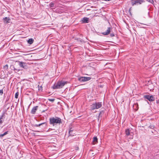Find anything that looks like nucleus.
<instances>
[{
  "label": "nucleus",
  "instance_id": "1",
  "mask_svg": "<svg viewBox=\"0 0 159 159\" xmlns=\"http://www.w3.org/2000/svg\"><path fill=\"white\" fill-rule=\"evenodd\" d=\"M68 83L67 81L61 80L58 81L57 84L54 85L53 87L54 89H59L62 88L65 85Z\"/></svg>",
  "mask_w": 159,
  "mask_h": 159
},
{
  "label": "nucleus",
  "instance_id": "2",
  "mask_svg": "<svg viewBox=\"0 0 159 159\" xmlns=\"http://www.w3.org/2000/svg\"><path fill=\"white\" fill-rule=\"evenodd\" d=\"M49 122L50 124L53 126L55 124H60L62 123L61 119L57 117L50 118L49 119Z\"/></svg>",
  "mask_w": 159,
  "mask_h": 159
},
{
  "label": "nucleus",
  "instance_id": "3",
  "mask_svg": "<svg viewBox=\"0 0 159 159\" xmlns=\"http://www.w3.org/2000/svg\"><path fill=\"white\" fill-rule=\"evenodd\" d=\"M102 105V102H96L92 104L90 106V108L92 110L98 109L101 107Z\"/></svg>",
  "mask_w": 159,
  "mask_h": 159
},
{
  "label": "nucleus",
  "instance_id": "4",
  "mask_svg": "<svg viewBox=\"0 0 159 159\" xmlns=\"http://www.w3.org/2000/svg\"><path fill=\"white\" fill-rule=\"evenodd\" d=\"M144 2H145V0H132L131 1L133 6L135 5L141 4Z\"/></svg>",
  "mask_w": 159,
  "mask_h": 159
},
{
  "label": "nucleus",
  "instance_id": "5",
  "mask_svg": "<svg viewBox=\"0 0 159 159\" xmlns=\"http://www.w3.org/2000/svg\"><path fill=\"white\" fill-rule=\"evenodd\" d=\"M144 98L150 102L154 101L155 100V98L152 95H146L144 96Z\"/></svg>",
  "mask_w": 159,
  "mask_h": 159
},
{
  "label": "nucleus",
  "instance_id": "6",
  "mask_svg": "<svg viewBox=\"0 0 159 159\" xmlns=\"http://www.w3.org/2000/svg\"><path fill=\"white\" fill-rule=\"evenodd\" d=\"M90 79L91 78L89 77H82L78 78V80L80 82H86Z\"/></svg>",
  "mask_w": 159,
  "mask_h": 159
},
{
  "label": "nucleus",
  "instance_id": "7",
  "mask_svg": "<svg viewBox=\"0 0 159 159\" xmlns=\"http://www.w3.org/2000/svg\"><path fill=\"white\" fill-rule=\"evenodd\" d=\"M112 30V28L111 27H108L107 30L102 33V34L104 35H107L110 33L111 31V30Z\"/></svg>",
  "mask_w": 159,
  "mask_h": 159
},
{
  "label": "nucleus",
  "instance_id": "8",
  "mask_svg": "<svg viewBox=\"0 0 159 159\" xmlns=\"http://www.w3.org/2000/svg\"><path fill=\"white\" fill-rule=\"evenodd\" d=\"M19 66L24 69L26 68V63L23 61H19L18 62Z\"/></svg>",
  "mask_w": 159,
  "mask_h": 159
},
{
  "label": "nucleus",
  "instance_id": "9",
  "mask_svg": "<svg viewBox=\"0 0 159 159\" xmlns=\"http://www.w3.org/2000/svg\"><path fill=\"white\" fill-rule=\"evenodd\" d=\"M38 106H36L34 107L31 111V113L33 114H35L36 112L38 110Z\"/></svg>",
  "mask_w": 159,
  "mask_h": 159
},
{
  "label": "nucleus",
  "instance_id": "10",
  "mask_svg": "<svg viewBox=\"0 0 159 159\" xmlns=\"http://www.w3.org/2000/svg\"><path fill=\"white\" fill-rule=\"evenodd\" d=\"M3 20L4 23L7 24L10 22L11 19L9 17H5L3 18Z\"/></svg>",
  "mask_w": 159,
  "mask_h": 159
},
{
  "label": "nucleus",
  "instance_id": "11",
  "mask_svg": "<svg viewBox=\"0 0 159 159\" xmlns=\"http://www.w3.org/2000/svg\"><path fill=\"white\" fill-rule=\"evenodd\" d=\"M89 18L87 17H84L83 18L82 21L84 23H87L89 22Z\"/></svg>",
  "mask_w": 159,
  "mask_h": 159
},
{
  "label": "nucleus",
  "instance_id": "12",
  "mask_svg": "<svg viewBox=\"0 0 159 159\" xmlns=\"http://www.w3.org/2000/svg\"><path fill=\"white\" fill-rule=\"evenodd\" d=\"M34 41V39L32 38H31L29 39V40H28V43L31 44L33 43Z\"/></svg>",
  "mask_w": 159,
  "mask_h": 159
},
{
  "label": "nucleus",
  "instance_id": "13",
  "mask_svg": "<svg viewBox=\"0 0 159 159\" xmlns=\"http://www.w3.org/2000/svg\"><path fill=\"white\" fill-rule=\"evenodd\" d=\"M93 142L94 144L98 142V139L96 137H93Z\"/></svg>",
  "mask_w": 159,
  "mask_h": 159
},
{
  "label": "nucleus",
  "instance_id": "14",
  "mask_svg": "<svg viewBox=\"0 0 159 159\" xmlns=\"http://www.w3.org/2000/svg\"><path fill=\"white\" fill-rule=\"evenodd\" d=\"M126 134L128 136L130 134V131L129 129H127L125 131Z\"/></svg>",
  "mask_w": 159,
  "mask_h": 159
},
{
  "label": "nucleus",
  "instance_id": "15",
  "mask_svg": "<svg viewBox=\"0 0 159 159\" xmlns=\"http://www.w3.org/2000/svg\"><path fill=\"white\" fill-rule=\"evenodd\" d=\"M8 131H6V132H5L3 134H0V137H2L4 136V135L7 134H8Z\"/></svg>",
  "mask_w": 159,
  "mask_h": 159
},
{
  "label": "nucleus",
  "instance_id": "16",
  "mask_svg": "<svg viewBox=\"0 0 159 159\" xmlns=\"http://www.w3.org/2000/svg\"><path fill=\"white\" fill-rule=\"evenodd\" d=\"M45 123H42L40 124L39 125H37V124L35 125H34V126L35 127H39V126H40L41 125H42L44 124Z\"/></svg>",
  "mask_w": 159,
  "mask_h": 159
},
{
  "label": "nucleus",
  "instance_id": "17",
  "mask_svg": "<svg viewBox=\"0 0 159 159\" xmlns=\"http://www.w3.org/2000/svg\"><path fill=\"white\" fill-rule=\"evenodd\" d=\"M18 95H19V93L18 92L16 93L15 94V98H18Z\"/></svg>",
  "mask_w": 159,
  "mask_h": 159
},
{
  "label": "nucleus",
  "instance_id": "18",
  "mask_svg": "<svg viewBox=\"0 0 159 159\" xmlns=\"http://www.w3.org/2000/svg\"><path fill=\"white\" fill-rule=\"evenodd\" d=\"M2 116L0 117V125L2 124L3 122V121L2 120Z\"/></svg>",
  "mask_w": 159,
  "mask_h": 159
},
{
  "label": "nucleus",
  "instance_id": "19",
  "mask_svg": "<svg viewBox=\"0 0 159 159\" xmlns=\"http://www.w3.org/2000/svg\"><path fill=\"white\" fill-rule=\"evenodd\" d=\"M3 68L4 69L7 70L8 69V66L7 65H6L5 66H4L3 67Z\"/></svg>",
  "mask_w": 159,
  "mask_h": 159
},
{
  "label": "nucleus",
  "instance_id": "20",
  "mask_svg": "<svg viewBox=\"0 0 159 159\" xmlns=\"http://www.w3.org/2000/svg\"><path fill=\"white\" fill-rule=\"evenodd\" d=\"M50 6L51 7H54V4L53 3H51L50 4Z\"/></svg>",
  "mask_w": 159,
  "mask_h": 159
},
{
  "label": "nucleus",
  "instance_id": "21",
  "mask_svg": "<svg viewBox=\"0 0 159 159\" xmlns=\"http://www.w3.org/2000/svg\"><path fill=\"white\" fill-rule=\"evenodd\" d=\"M38 88H39V90H42V86H39V85L38 86Z\"/></svg>",
  "mask_w": 159,
  "mask_h": 159
},
{
  "label": "nucleus",
  "instance_id": "22",
  "mask_svg": "<svg viewBox=\"0 0 159 159\" xmlns=\"http://www.w3.org/2000/svg\"><path fill=\"white\" fill-rule=\"evenodd\" d=\"M72 130H70L69 131V134L70 135H71V136H72Z\"/></svg>",
  "mask_w": 159,
  "mask_h": 159
},
{
  "label": "nucleus",
  "instance_id": "23",
  "mask_svg": "<svg viewBox=\"0 0 159 159\" xmlns=\"http://www.w3.org/2000/svg\"><path fill=\"white\" fill-rule=\"evenodd\" d=\"M3 93V89H1L0 90V94L1 95H2Z\"/></svg>",
  "mask_w": 159,
  "mask_h": 159
},
{
  "label": "nucleus",
  "instance_id": "24",
  "mask_svg": "<svg viewBox=\"0 0 159 159\" xmlns=\"http://www.w3.org/2000/svg\"><path fill=\"white\" fill-rule=\"evenodd\" d=\"M49 100L50 101L52 102V101H54V99H49Z\"/></svg>",
  "mask_w": 159,
  "mask_h": 159
},
{
  "label": "nucleus",
  "instance_id": "25",
  "mask_svg": "<svg viewBox=\"0 0 159 159\" xmlns=\"http://www.w3.org/2000/svg\"><path fill=\"white\" fill-rule=\"evenodd\" d=\"M110 36L111 37H113L114 36V34H110Z\"/></svg>",
  "mask_w": 159,
  "mask_h": 159
},
{
  "label": "nucleus",
  "instance_id": "26",
  "mask_svg": "<svg viewBox=\"0 0 159 159\" xmlns=\"http://www.w3.org/2000/svg\"><path fill=\"white\" fill-rule=\"evenodd\" d=\"M154 127L153 125H152V126H150V128H151V129H153L154 128Z\"/></svg>",
  "mask_w": 159,
  "mask_h": 159
},
{
  "label": "nucleus",
  "instance_id": "27",
  "mask_svg": "<svg viewBox=\"0 0 159 159\" xmlns=\"http://www.w3.org/2000/svg\"><path fill=\"white\" fill-rule=\"evenodd\" d=\"M14 70L15 71H16H16H19V70L16 69L15 68H14Z\"/></svg>",
  "mask_w": 159,
  "mask_h": 159
},
{
  "label": "nucleus",
  "instance_id": "28",
  "mask_svg": "<svg viewBox=\"0 0 159 159\" xmlns=\"http://www.w3.org/2000/svg\"><path fill=\"white\" fill-rule=\"evenodd\" d=\"M157 103L159 104V100H158L157 101Z\"/></svg>",
  "mask_w": 159,
  "mask_h": 159
},
{
  "label": "nucleus",
  "instance_id": "29",
  "mask_svg": "<svg viewBox=\"0 0 159 159\" xmlns=\"http://www.w3.org/2000/svg\"><path fill=\"white\" fill-rule=\"evenodd\" d=\"M36 131V132H40V131Z\"/></svg>",
  "mask_w": 159,
  "mask_h": 159
}]
</instances>
